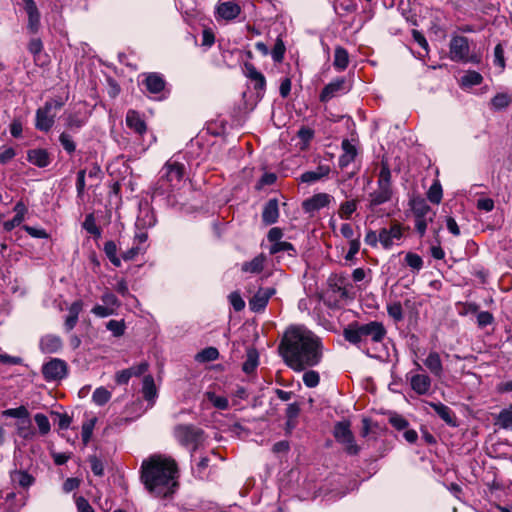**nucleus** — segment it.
<instances>
[{
    "instance_id": "f257e3e1",
    "label": "nucleus",
    "mask_w": 512,
    "mask_h": 512,
    "mask_svg": "<svg viewBox=\"0 0 512 512\" xmlns=\"http://www.w3.org/2000/svg\"><path fill=\"white\" fill-rule=\"evenodd\" d=\"M321 339L303 325L289 326L282 337L279 351L285 363L295 371H303L321 362Z\"/></svg>"
},
{
    "instance_id": "f03ea898",
    "label": "nucleus",
    "mask_w": 512,
    "mask_h": 512,
    "mask_svg": "<svg viewBox=\"0 0 512 512\" xmlns=\"http://www.w3.org/2000/svg\"><path fill=\"white\" fill-rule=\"evenodd\" d=\"M177 464L163 456H152L142 463L141 479L145 488L156 497H169L177 487Z\"/></svg>"
},
{
    "instance_id": "7ed1b4c3",
    "label": "nucleus",
    "mask_w": 512,
    "mask_h": 512,
    "mask_svg": "<svg viewBox=\"0 0 512 512\" xmlns=\"http://www.w3.org/2000/svg\"><path fill=\"white\" fill-rule=\"evenodd\" d=\"M386 329L381 322L371 321L369 323L360 324L352 323L344 329L343 336L346 341L356 345L358 348L366 351L370 357H375L366 345L371 342L374 344L381 343L386 336Z\"/></svg>"
},
{
    "instance_id": "20e7f679",
    "label": "nucleus",
    "mask_w": 512,
    "mask_h": 512,
    "mask_svg": "<svg viewBox=\"0 0 512 512\" xmlns=\"http://www.w3.org/2000/svg\"><path fill=\"white\" fill-rule=\"evenodd\" d=\"M184 174V164L174 159H169L160 171V177L156 183L154 194L158 196L167 195L170 200L174 189L180 187Z\"/></svg>"
},
{
    "instance_id": "39448f33",
    "label": "nucleus",
    "mask_w": 512,
    "mask_h": 512,
    "mask_svg": "<svg viewBox=\"0 0 512 512\" xmlns=\"http://www.w3.org/2000/svg\"><path fill=\"white\" fill-rule=\"evenodd\" d=\"M391 171L386 163H382L377 180V189L369 194L368 208L374 210L375 207L391 200Z\"/></svg>"
},
{
    "instance_id": "423d86ee",
    "label": "nucleus",
    "mask_w": 512,
    "mask_h": 512,
    "mask_svg": "<svg viewBox=\"0 0 512 512\" xmlns=\"http://www.w3.org/2000/svg\"><path fill=\"white\" fill-rule=\"evenodd\" d=\"M449 57L454 62L478 64L481 57L477 54H470L468 38L460 35L453 36L449 43Z\"/></svg>"
},
{
    "instance_id": "0eeeda50",
    "label": "nucleus",
    "mask_w": 512,
    "mask_h": 512,
    "mask_svg": "<svg viewBox=\"0 0 512 512\" xmlns=\"http://www.w3.org/2000/svg\"><path fill=\"white\" fill-rule=\"evenodd\" d=\"M411 210L415 220V229L420 237L426 233L429 223L434 221L436 212L431 209L427 202L422 198L411 200Z\"/></svg>"
},
{
    "instance_id": "6e6552de",
    "label": "nucleus",
    "mask_w": 512,
    "mask_h": 512,
    "mask_svg": "<svg viewBox=\"0 0 512 512\" xmlns=\"http://www.w3.org/2000/svg\"><path fill=\"white\" fill-rule=\"evenodd\" d=\"M63 106L60 100H48L36 110L35 127L37 130L48 132L55 123L56 110Z\"/></svg>"
},
{
    "instance_id": "1a4fd4ad",
    "label": "nucleus",
    "mask_w": 512,
    "mask_h": 512,
    "mask_svg": "<svg viewBox=\"0 0 512 512\" xmlns=\"http://www.w3.org/2000/svg\"><path fill=\"white\" fill-rule=\"evenodd\" d=\"M415 371L411 370L406 374V380L409 382L411 389L419 396L428 395L431 390L432 380L428 374L423 371L422 366L414 361Z\"/></svg>"
},
{
    "instance_id": "9d476101",
    "label": "nucleus",
    "mask_w": 512,
    "mask_h": 512,
    "mask_svg": "<svg viewBox=\"0 0 512 512\" xmlns=\"http://www.w3.org/2000/svg\"><path fill=\"white\" fill-rule=\"evenodd\" d=\"M177 441L183 446H192L191 456L203 440V430L194 425H179L174 431Z\"/></svg>"
},
{
    "instance_id": "9b49d317",
    "label": "nucleus",
    "mask_w": 512,
    "mask_h": 512,
    "mask_svg": "<svg viewBox=\"0 0 512 512\" xmlns=\"http://www.w3.org/2000/svg\"><path fill=\"white\" fill-rule=\"evenodd\" d=\"M334 436L336 440L345 446V450L350 455H356L359 447L354 441L350 425L347 422H338L334 428Z\"/></svg>"
},
{
    "instance_id": "f8f14e48",
    "label": "nucleus",
    "mask_w": 512,
    "mask_h": 512,
    "mask_svg": "<svg viewBox=\"0 0 512 512\" xmlns=\"http://www.w3.org/2000/svg\"><path fill=\"white\" fill-rule=\"evenodd\" d=\"M380 245L385 250H390L394 245H399L403 238V227L400 223L394 222L389 228H381Z\"/></svg>"
},
{
    "instance_id": "ddd939ff",
    "label": "nucleus",
    "mask_w": 512,
    "mask_h": 512,
    "mask_svg": "<svg viewBox=\"0 0 512 512\" xmlns=\"http://www.w3.org/2000/svg\"><path fill=\"white\" fill-rule=\"evenodd\" d=\"M67 363L59 358H53L42 366V374L47 381H59L66 377Z\"/></svg>"
},
{
    "instance_id": "4468645a",
    "label": "nucleus",
    "mask_w": 512,
    "mask_h": 512,
    "mask_svg": "<svg viewBox=\"0 0 512 512\" xmlns=\"http://www.w3.org/2000/svg\"><path fill=\"white\" fill-rule=\"evenodd\" d=\"M157 220L155 213L148 201L139 202V211L136 219V229L146 230L155 226Z\"/></svg>"
},
{
    "instance_id": "2eb2a0df",
    "label": "nucleus",
    "mask_w": 512,
    "mask_h": 512,
    "mask_svg": "<svg viewBox=\"0 0 512 512\" xmlns=\"http://www.w3.org/2000/svg\"><path fill=\"white\" fill-rule=\"evenodd\" d=\"M23 8L27 14V30L32 33H38L41 26V14L34 0H22Z\"/></svg>"
},
{
    "instance_id": "dca6fc26",
    "label": "nucleus",
    "mask_w": 512,
    "mask_h": 512,
    "mask_svg": "<svg viewBox=\"0 0 512 512\" xmlns=\"http://www.w3.org/2000/svg\"><path fill=\"white\" fill-rule=\"evenodd\" d=\"M333 197L327 193H317L303 202V209L306 213H313L327 207Z\"/></svg>"
},
{
    "instance_id": "f3484780",
    "label": "nucleus",
    "mask_w": 512,
    "mask_h": 512,
    "mask_svg": "<svg viewBox=\"0 0 512 512\" xmlns=\"http://www.w3.org/2000/svg\"><path fill=\"white\" fill-rule=\"evenodd\" d=\"M346 81L343 77L337 78L334 81L327 84L320 93V101L328 102L332 98L336 97L340 93H345L348 89L345 86Z\"/></svg>"
},
{
    "instance_id": "a211bd4d",
    "label": "nucleus",
    "mask_w": 512,
    "mask_h": 512,
    "mask_svg": "<svg viewBox=\"0 0 512 512\" xmlns=\"http://www.w3.org/2000/svg\"><path fill=\"white\" fill-rule=\"evenodd\" d=\"M63 341L60 336L55 334H46L40 338L39 349L45 354H54L61 351Z\"/></svg>"
},
{
    "instance_id": "6ab92c4d",
    "label": "nucleus",
    "mask_w": 512,
    "mask_h": 512,
    "mask_svg": "<svg viewBox=\"0 0 512 512\" xmlns=\"http://www.w3.org/2000/svg\"><path fill=\"white\" fill-rule=\"evenodd\" d=\"M274 293L275 290L273 288L259 289L249 301L250 309L254 312L263 310Z\"/></svg>"
},
{
    "instance_id": "aec40b11",
    "label": "nucleus",
    "mask_w": 512,
    "mask_h": 512,
    "mask_svg": "<svg viewBox=\"0 0 512 512\" xmlns=\"http://www.w3.org/2000/svg\"><path fill=\"white\" fill-rule=\"evenodd\" d=\"M218 16L225 20H234L241 13V7L232 1L219 2L216 7Z\"/></svg>"
},
{
    "instance_id": "412c9836",
    "label": "nucleus",
    "mask_w": 512,
    "mask_h": 512,
    "mask_svg": "<svg viewBox=\"0 0 512 512\" xmlns=\"http://www.w3.org/2000/svg\"><path fill=\"white\" fill-rule=\"evenodd\" d=\"M142 84L147 92L151 94H158L163 91L165 87V80L158 73H150L145 76Z\"/></svg>"
},
{
    "instance_id": "4be33fe9",
    "label": "nucleus",
    "mask_w": 512,
    "mask_h": 512,
    "mask_svg": "<svg viewBox=\"0 0 512 512\" xmlns=\"http://www.w3.org/2000/svg\"><path fill=\"white\" fill-rule=\"evenodd\" d=\"M83 309V302L81 300H77L73 302L68 308V315L65 318L64 328L67 332L74 329L78 322L79 314Z\"/></svg>"
},
{
    "instance_id": "5701e85b",
    "label": "nucleus",
    "mask_w": 512,
    "mask_h": 512,
    "mask_svg": "<svg viewBox=\"0 0 512 512\" xmlns=\"http://www.w3.org/2000/svg\"><path fill=\"white\" fill-rule=\"evenodd\" d=\"M426 368L437 378H441L443 375V364L440 355L436 351H431L426 359L424 360Z\"/></svg>"
},
{
    "instance_id": "b1692460",
    "label": "nucleus",
    "mask_w": 512,
    "mask_h": 512,
    "mask_svg": "<svg viewBox=\"0 0 512 512\" xmlns=\"http://www.w3.org/2000/svg\"><path fill=\"white\" fill-rule=\"evenodd\" d=\"M279 218L278 200L270 199L264 206L262 220L265 224L271 225L277 222Z\"/></svg>"
},
{
    "instance_id": "393cba45",
    "label": "nucleus",
    "mask_w": 512,
    "mask_h": 512,
    "mask_svg": "<svg viewBox=\"0 0 512 512\" xmlns=\"http://www.w3.org/2000/svg\"><path fill=\"white\" fill-rule=\"evenodd\" d=\"M341 146L343 153L339 157L338 163L339 167L343 169L355 160L357 150L356 147L347 139L342 141Z\"/></svg>"
},
{
    "instance_id": "a878e982",
    "label": "nucleus",
    "mask_w": 512,
    "mask_h": 512,
    "mask_svg": "<svg viewBox=\"0 0 512 512\" xmlns=\"http://www.w3.org/2000/svg\"><path fill=\"white\" fill-rule=\"evenodd\" d=\"M436 414L448 425L456 426V418L453 411L445 404L441 402H428Z\"/></svg>"
},
{
    "instance_id": "bb28decb",
    "label": "nucleus",
    "mask_w": 512,
    "mask_h": 512,
    "mask_svg": "<svg viewBox=\"0 0 512 512\" xmlns=\"http://www.w3.org/2000/svg\"><path fill=\"white\" fill-rule=\"evenodd\" d=\"M27 159L31 164L39 168L47 167L50 164V156L45 149H32L28 151Z\"/></svg>"
},
{
    "instance_id": "cd10ccee",
    "label": "nucleus",
    "mask_w": 512,
    "mask_h": 512,
    "mask_svg": "<svg viewBox=\"0 0 512 512\" xmlns=\"http://www.w3.org/2000/svg\"><path fill=\"white\" fill-rule=\"evenodd\" d=\"M126 124L130 129L134 130L139 135L145 133L147 129L144 120L140 117L139 113L134 110H129L127 112Z\"/></svg>"
},
{
    "instance_id": "c85d7f7f",
    "label": "nucleus",
    "mask_w": 512,
    "mask_h": 512,
    "mask_svg": "<svg viewBox=\"0 0 512 512\" xmlns=\"http://www.w3.org/2000/svg\"><path fill=\"white\" fill-rule=\"evenodd\" d=\"M330 173V167L328 165H319L314 171H306L300 177L303 183H314L327 177Z\"/></svg>"
},
{
    "instance_id": "c756f323",
    "label": "nucleus",
    "mask_w": 512,
    "mask_h": 512,
    "mask_svg": "<svg viewBox=\"0 0 512 512\" xmlns=\"http://www.w3.org/2000/svg\"><path fill=\"white\" fill-rule=\"evenodd\" d=\"M142 394L144 399L147 400L152 406L155 402V399L157 398V389L154 379L151 375H146L143 378Z\"/></svg>"
},
{
    "instance_id": "7c9ffc66",
    "label": "nucleus",
    "mask_w": 512,
    "mask_h": 512,
    "mask_svg": "<svg viewBox=\"0 0 512 512\" xmlns=\"http://www.w3.org/2000/svg\"><path fill=\"white\" fill-rule=\"evenodd\" d=\"M246 75L252 81L254 89L263 91L266 86L264 75L259 72L252 64H246Z\"/></svg>"
},
{
    "instance_id": "2f4dec72",
    "label": "nucleus",
    "mask_w": 512,
    "mask_h": 512,
    "mask_svg": "<svg viewBox=\"0 0 512 512\" xmlns=\"http://www.w3.org/2000/svg\"><path fill=\"white\" fill-rule=\"evenodd\" d=\"M258 364H259V354H258V351L255 348H253V347L247 348V350H246V360L244 361V363L242 365V370L246 374H251L252 372L255 371V369L257 368Z\"/></svg>"
},
{
    "instance_id": "473e14b6",
    "label": "nucleus",
    "mask_w": 512,
    "mask_h": 512,
    "mask_svg": "<svg viewBox=\"0 0 512 512\" xmlns=\"http://www.w3.org/2000/svg\"><path fill=\"white\" fill-rule=\"evenodd\" d=\"M16 432L19 437H21L25 440H32L35 437L36 432L32 428L30 416L21 421H17Z\"/></svg>"
},
{
    "instance_id": "72a5a7b5",
    "label": "nucleus",
    "mask_w": 512,
    "mask_h": 512,
    "mask_svg": "<svg viewBox=\"0 0 512 512\" xmlns=\"http://www.w3.org/2000/svg\"><path fill=\"white\" fill-rule=\"evenodd\" d=\"M265 261L266 256L264 254H259L251 261L244 262L241 269L243 272L260 273L264 268Z\"/></svg>"
},
{
    "instance_id": "f704fd0d",
    "label": "nucleus",
    "mask_w": 512,
    "mask_h": 512,
    "mask_svg": "<svg viewBox=\"0 0 512 512\" xmlns=\"http://www.w3.org/2000/svg\"><path fill=\"white\" fill-rule=\"evenodd\" d=\"M348 64L349 55L347 50L341 46H337L334 51V67L339 71H343L348 67Z\"/></svg>"
},
{
    "instance_id": "c9c22d12",
    "label": "nucleus",
    "mask_w": 512,
    "mask_h": 512,
    "mask_svg": "<svg viewBox=\"0 0 512 512\" xmlns=\"http://www.w3.org/2000/svg\"><path fill=\"white\" fill-rule=\"evenodd\" d=\"M11 480L22 488H28L34 483V477L26 471H14L11 473Z\"/></svg>"
},
{
    "instance_id": "e433bc0d",
    "label": "nucleus",
    "mask_w": 512,
    "mask_h": 512,
    "mask_svg": "<svg viewBox=\"0 0 512 512\" xmlns=\"http://www.w3.org/2000/svg\"><path fill=\"white\" fill-rule=\"evenodd\" d=\"M483 81V77L476 71H467L460 80V85L464 88H470L473 86L480 85Z\"/></svg>"
},
{
    "instance_id": "4c0bfd02",
    "label": "nucleus",
    "mask_w": 512,
    "mask_h": 512,
    "mask_svg": "<svg viewBox=\"0 0 512 512\" xmlns=\"http://www.w3.org/2000/svg\"><path fill=\"white\" fill-rule=\"evenodd\" d=\"M496 424L506 430H512V406L502 409L496 419Z\"/></svg>"
},
{
    "instance_id": "58836bf2",
    "label": "nucleus",
    "mask_w": 512,
    "mask_h": 512,
    "mask_svg": "<svg viewBox=\"0 0 512 512\" xmlns=\"http://www.w3.org/2000/svg\"><path fill=\"white\" fill-rule=\"evenodd\" d=\"M105 255L115 267L121 266V259L117 256V246L112 240L107 241L103 248Z\"/></svg>"
},
{
    "instance_id": "ea45409f",
    "label": "nucleus",
    "mask_w": 512,
    "mask_h": 512,
    "mask_svg": "<svg viewBox=\"0 0 512 512\" xmlns=\"http://www.w3.org/2000/svg\"><path fill=\"white\" fill-rule=\"evenodd\" d=\"M356 200L345 201L340 204L338 215L341 219L349 220L352 214L357 210Z\"/></svg>"
},
{
    "instance_id": "a19ab883",
    "label": "nucleus",
    "mask_w": 512,
    "mask_h": 512,
    "mask_svg": "<svg viewBox=\"0 0 512 512\" xmlns=\"http://www.w3.org/2000/svg\"><path fill=\"white\" fill-rule=\"evenodd\" d=\"M205 397L209 400V402L219 410H226L229 407V401L224 396H219L215 392L207 391L205 393Z\"/></svg>"
},
{
    "instance_id": "79ce46f5",
    "label": "nucleus",
    "mask_w": 512,
    "mask_h": 512,
    "mask_svg": "<svg viewBox=\"0 0 512 512\" xmlns=\"http://www.w3.org/2000/svg\"><path fill=\"white\" fill-rule=\"evenodd\" d=\"M34 421L37 425L38 432L41 436H46L50 430L51 425L48 417L43 413H37L34 415Z\"/></svg>"
},
{
    "instance_id": "37998d69",
    "label": "nucleus",
    "mask_w": 512,
    "mask_h": 512,
    "mask_svg": "<svg viewBox=\"0 0 512 512\" xmlns=\"http://www.w3.org/2000/svg\"><path fill=\"white\" fill-rule=\"evenodd\" d=\"M442 186L438 180L434 181L427 192V198L431 203L439 204L442 200Z\"/></svg>"
},
{
    "instance_id": "c03bdc74",
    "label": "nucleus",
    "mask_w": 512,
    "mask_h": 512,
    "mask_svg": "<svg viewBox=\"0 0 512 512\" xmlns=\"http://www.w3.org/2000/svg\"><path fill=\"white\" fill-rule=\"evenodd\" d=\"M3 417L16 418L18 421L26 419L30 416L28 409L21 405L17 408L6 409L2 412Z\"/></svg>"
},
{
    "instance_id": "a18cd8bd",
    "label": "nucleus",
    "mask_w": 512,
    "mask_h": 512,
    "mask_svg": "<svg viewBox=\"0 0 512 512\" xmlns=\"http://www.w3.org/2000/svg\"><path fill=\"white\" fill-rule=\"evenodd\" d=\"M110 399L111 392L104 387L96 388L92 394V400L98 406L105 405Z\"/></svg>"
},
{
    "instance_id": "49530a36",
    "label": "nucleus",
    "mask_w": 512,
    "mask_h": 512,
    "mask_svg": "<svg viewBox=\"0 0 512 512\" xmlns=\"http://www.w3.org/2000/svg\"><path fill=\"white\" fill-rule=\"evenodd\" d=\"M511 102L512 96L508 93H498L491 100L492 106L497 110L505 109Z\"/></svg>"
},
{
    "instance_id": "de8ad7c7",
    "label": "nucleus",
    "mask_w": 512,
    "mask_h": 512,
    "mask_svg": "<svg viewBox=\"0 0 512 512\" xmlns=\"http://www.w3.org/2000/svg\"><path fill=\"white\" fill-rule=\"evenodd\" d=\"M219 351L215 347H207L196 355L199 362H210L218 359Z\"/></svg>"
},
{
    "instance_id": "09e8293b",
    "label": "nucleus",
    "mask_w": 512,
    "mask_h": 512,
    "mask_svg": "<svg viewBox=\"0 0 512 512\" xmlns=\"http://www.w3.org/2000/svg\"><path fill=\"white\" fill-rule=\"evenodd\" d=\"M387 313L395 321L401 322L404 319V313L400 302L387 304Z\"/></svg>"
},
{
    "instance_id": "8fccbe9b",
    "label": "nucleus",
    "mask_w": 512,
    "mask_h": 512,
    "mask_svg": "<svg viewBox=\"0 0 512 512\" xmlns=\"http://www.w3.org/2000/svg\"><path fill=\"white\" fill-rule=\"evenodd\" d=\"M404 260L407 266L417 272L423 268V259L416 253L408 252Z\"/></svg>"
},
{
    "instance_id": "3c124183",
    "label": "nucleus",
    "mask_w": 512,
    "mask_h": 512,
    "mask_svg": "<svg viewBox=\"0 0 512 512\" xmlns=\"http://www.w3.org/2000/svg\"><path fill=\"white\" fill-rule=\"evenodd\" d=\"M270 254L274 255L279 252H288L291 255V252H295L293 245L287 241H279L274 244H271L269 249Z\"/></svg>"
},
{
    "instance_id": "603ef678",
    "label": "nucleus",
    "mask_w": 512,
    "mask_h": 512,
    "mask_svg": "<svg viewBox=\"0 0 512 512\" xmlns=\"http://www.w3.org/2000/svg\"><path fill=\"white\" fill-rule=\"evenodd\" d=\"M59 141L63 147V149L69 153L72 154L76 150V144L72 138V136L67 132H62L59 136Z\"/></svg>"
},
{
    "instance_id": "864d4df0",
    "label": "nucleus",
    "mask_w": 512,
    "mask_h": 512,
    "mask_svg": "<svg viewBox=\"0 0 512 512\" xmlns=\"http://www.w3.org/2000/svg\"><path fill=\"white\" fill-rule=\"evenodd\" d=\"M302 380L305 386L308 388H314L319 384L320 376L317 371L308 370L303 374Z\"/></svg>"
},
{
    "instance_id": "5fc2aeb1",
    "label": "nucleus",
    "mask_w": 512,
    "mask_h": 512,
    "mask_svg": "<svg viewBox=\"0 0 512 512\" xmlns=\"http://www.w3.org/2000/svg\"><path fill=\"white\" fill-rule=\"evenodd\" d=\"M106 328L113 333L114 336H122L125 332V324L123 320H110L106 324Z\"/></svg>"
},
{
    "instance_id": "6e6d98bb",
    "label": "nucleus",
    "mask_w": 512,
    "mask_h": 512,
    "mask_svg": "<svg viewBox=\"0 0 512 512\" xmlns=\"http://www.w3.org/2000/svg\"><path fill=\"white\" fill-rule=\"evenodd\" d=\"M389 423L396 429V430H405L408 426H409V423L408 421L401 415L399 414H392L390 417H389Z\"/></svg>"
},
{
    "instance_id": "4d7b16f0",
    "label": "nucleus",
    "mask_w": 512,
    "mask_h": 512,
    "mask_svg": "<svg viewBox=\"0 0 512 512\" xmlns=\"http://www.w3.org/2000/svg\"><path fill=\"white\" fill-rule=\"evenodd\" d=\"M101 301L103 302L104 305L112 308V310L115 312L116 309L120 306V302L119 300L117 299V297L111 293L110 291H106L102 296H101Z\"/></svg>"
},
{
    "instance_id": "13d9d810",
    "label": "nucleus",
    "mask_w": 512,
    "mask_h": 512,
    "mask_svg": "<svg viewBox=\"0 0 512 512\" xmlns=\"http://www.w3.org/2000/svg\"><path fill=\"white\" fill-rule=\"evenodd\" d=\"M23 230H25L31 237L38 239H48L49 234L43 228H36L29 225H23Z\"/></svg>"
},
{
    "instance_id": "bf43d9fd",
    "label": "nucleus",
    "mask_w": 512,
    "mask_h": 512,
    "mask_svg": "<svg viewBox=\"0 0 512 512\" xmlns=\"http://www.w3.org/2000/svg\"><path fill=\"white\" fill-rule=\"evenodd\" d=\"M83 227L91 235L100 236L101 234L100 229L95 224L94 218L91 214L86 216Z\"/></svg>"
},
{
    "instance_id": "052dcab7",
    "label": "nucleus",
    "mask_w": 512,
    "mask_h": 512,
    "mask_svg": "<svg viewBox=\"0 0 512 512\" xmlns=\"http://www.w3.org/2000/svg\"><path fill=\"white\" fill-rule=\"evenodd\" d=\"M284 53H285V46H284L283 42L280 39H278L271 51L272 59L275 62H281L283 60Z\"/></svg>"
},
{
    "instance_id": "680f3d73",
    "label": "nucleus",
    "mask_w": 512,
    "mask_h": 512,
    "mask_svg": "<svg viewBox=\"0 0 512 512\" xmlns=\"http://www.w3.org/2000/svg\"><path fill=\"white\" fill-rule=\"evenodd\" d=\"M360 250V240L359 238H356V239H352L349 241V250L347 252V254L345 255V260L346 261H353L356 254L359 252Z\"/></svg>"
},
{
    "instance_id": "e2e57ef3",
    "label": "nucleus",
    "mask_w": 512,
    "mask_h": 512,
    "mask_svg": "<svg viewBox=\"0 0 512 512\" xmlns=\"http://www.w3.org/2000/svg\"><path fill=\"white\" fill-rule=\"evenodd\" d=\"M16 155L13 147L1 146L0 147V163L6 164L11 161Z\"/></svg>"
},
{
    "instance_id": "0e129e2a",
    "label": "nucleus",
    "mask_w": 512,
    "mask_h": 512,
    "mask_svg": "<svg viewBox=\"0 0 512 512\" xmlns=\"http://www.w3.org/2000/svg\"><path fill=\"white\" fill-rule=\"evenodd\" d=\"M90 468L94 475L102 476L104 473V465L103 462L96 456L89 457Z\"/></svg>"
},
{
    "instance_id": "69168bd1",
    "label": "nucleus",
    "mask_w": 512,
    "mask_h": 512,
    "mask_svg": "<svg viewBox=\"0 0 512 512\" xmlns=\"http://www.w3.org/2000/svg\"><path fill=\"white\" fill-rule=\"evenodd\" d=\"M84 125V120L79 118L75 114H71L67 117L66 127L70 130H78Z\"/></svg>"
},
{
    "instance_id": "338daca9",
    "label": "nucleus",
    "mask_w": 512,
    "mask_h": 512,
    "mask_svg": "<svg viewBox=\"0 0 512 512\" xmlns=\"http://www.w3.org/2000/svg\"><path fill=\"white\" fill-rule=\"evenodd\" d=\"M144 251L145 247L134 244L133 247L122 254V259L125 261L133 260L137 255L143 253Z\"/></svg>"
},
{
    "instance_id": "774afa93",
    "label": "nucleus",
    "mask_w": 512,
    "mask_h": 512,
    "mask_svg": "<svg viewBox=\"0 0 512 512\" xmlns=\"http://www.w3.org/2000/svg\"><path fill=\"white\" fill-rule=\"evenodd\" d=\"M494 64L501 69L505 67L504 50L501 44H497L494 48Z\"/></svg>"
}]
</instances>
